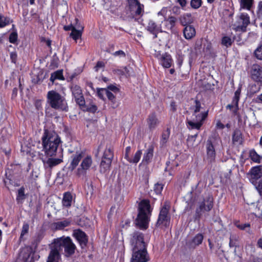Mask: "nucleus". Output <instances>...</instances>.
Listing matches in <instances>:
<instances>
[{
	"instance_id": "c85d7f7f",
	"label": "nucleus",
	"mask_w": 262,
	"mask_h": 262,
	"mask_svg": "<svg viewBox=\"0 0 262 262\" xmlns=\"http://www.w3.org/2000/svg\"><path fill=\"white\" fill-rule=\"evenodd\" d=\"M112 161L107 159H103L102 158L100 164V172L105 173L110 170Z\"/></svg>"
},
{
	"instance_id": "e2e57ef3",
	"label": "nucleus",
	"mask_w": 262,
	"mask_h": 262,
	"mask_svg": "<svg viewBox=\"0 0 262 262\" xmlns=\"http://www.w3.org/2000/svg\"><path fill=\"white\" fill-rule=\"evenodd\" d=\"M229 246L230 247H237L238 246L237 245V239L236 237H230L229 241Z\"/></svg>"
},
{
	"instance_id": "79ce46f5",
	"label": "nucleus",
	"mask_w": 262,
	"mask_h": 262,
	"mask_svg": "<svg viewBox=\"0 0 262 262\" xmlns=\"http://www.w3.org/2000/svg\"><path fill=\"white\" fill-rule=\"evenodd\" d=\"M187 125L189 126L188 128L191 129H196L200 130L202 126L203 125L202 123L199 122H194L192 120L188 121Z\"/></svg>"
},
{
	"instance_id": "680f3d73",
	"label": "nucleus",
	"mask_w": 262,
	"mask_h": 262,
	"mask_svg": "<svg viewBox=\"0 0 262 262\" xmlns=\"http://www.w3.org/2000/svg\"><path fill=\"white\" fill-rule=\"evenodd\" d=\"M105 63L102 61H98L94 67V69L95 72H98L100 68L105 67Z\"/></svg>"
},
{
	"instance_id": "ea45409f",
	"label": "nucleus",
	"mask_w": 262,
	"mask_h": 262,
	"mask_svg": "<svg viewBox=\"0 0 262 262\" xmlns=\"http://www.w3.org/2000/svg\"><path fill=\"white\" fill-rule=\"evenodd\" d=\"M114 158V151L111 148H106L103 152L102 158L103 159H107L112 161Z\"/></svg>"
},
{
	"instance_id": "5701e85b",
	"label": "nucleus",
	"mask_w": 262,
	"mask_h": 262,
	"mask_svg": "<svg viewBox=\"0 0 262 262\" xmlns=\"http://www.w3.org/2000/svg\"><path fill=\"white\" fill-rule=\"evenodd\" d=\"M73 197L70 191H67L63 193L62 200V205L63 207L69 208L72 204Z\"/></svg>"
},
{
	"instance_id": "de8ad7c7",
	"label": "nucleus",
	"mask_w": 262,
	"mask_h": 262,
	"mask_svg": "<svg viewBox=\"0 0 262 262\" xmlns=\"http://www.w3.org/2000/svg\"><path fill=\"white\" fill-rule=\"evenodd\" d=\"M170 129L169 128H167V129L162 133L161 142L163 144L166 143L167 142L170 136Z\"/></svg>"
},
{
	"instance_id": "72a5a7b5",
	"label": "nucleus",
	"mask_w": 262,
	"mask_h": 262,
	"mask_svg": "<svg viewBox=\"0 0 262 262\" xmlns=\"http://www.w3.org/2000/svg\"><path fill=\"white\" fill-rule=\"evenodd\" d=\"M105 95L106 96L108 100L111 101L112 107L113 108H117L119 104L116 100V96L114 95V94L107 89L105 92Z\"/></svg>"
},
{
	"instance_id": "bf43d9fd",
	"label": "nucleus",
	"mask_w": 262,
	"mask_h": 262,
	"mask_svg": "<svg viewBox=\"0 0 262 262\" xmlns=\"http://www.w3.org/2000/svg\"><path fill=\"white\" fill-rule=\"evenodd\" d=\"M110 92H113V93L117 94L120 92V89L117 87L115 85L110 84L107 86L106 88Z\"/></svg>"
},
{
	"instance_id": "13d9d810",
	"label": "nucleus",
	"mask_w": 262,
	"mask_h": 262,
	"mask_svg": "<svg viewBox=\"0 0 262 262\" xmlns=\"http://www.w3.org/2000/svg\"><path fill=\"white\" fill-rule=\"evenodd\" d=\"M254 54L257 59L262 60V45L255 51Z\"/></svg>"
},
{
	"instance_id": "9d476101",
	"label": "nucleus",
	"mask_w": 262,
	"mask_h": 262,
	"mask_svg": "<svg viewBox=\"0 0 262 262\" xmlns=\"http://www.w3.org/2000/svg\"><path fill=\"white\" fill-rule=\"evenodd\" d=\"M81 161L79 167L76 171V174L78 177H85L87 171L90 168L93 163L92 157L89 155L83 158Z\"/></svg>"
},
{
	"instance_id": "a878e982",
	"label": "nucleus",
	"mask_w": 262,
	"mask_h": 262,
	"mask_svg": "<svg viewBox=\"0 0 262 262\" xmlns=\"http://www.w3.org/2000/svg\"><path fill=\"white\" fill-rule=\"evenodd\" d=\"M70 224L71 221L66 220L63 221L53 223L51 224V227L56 230H59L63 229L65 227L70 226Z\"/></svg>"
},
{
	"instance_id": "6e6d98bb",
	"label": "nucleus",
	"mask_w": 262,
	"mask_h": 262,
	"mask_svg": "<svg viewBox=\"0 0 262 262\" xmlns=\"http://www.w3.org/2000/svg\"><path fill=\"white\" fill-rule=\"evenodd\" d=\"M75 22H76V24L75 25V26H73L72 24L69 25L64 26V27H63L64 30H65L66 31L71 30L72 31V30H74V29L76 28V27L79 28V27L77 25L78 23H79L78 19L76 18L75 19Z\"/></svg>"
},
{
	"instance_id": "338daca9",
	"label": "nucleus",
	"mask_w": 262,
	"mask_h": 262,
	"mask_svg": "<svg viewBox=\"0 0 262 262\" xmlns=\"http://www.w3.org/2000/svg\"><path fill=\"white\" fill-rule=\"evenodd\" d=\"M257 14L259 18L262 19V1L258 3Z\"/></svg>"
},
{
	"instance_id": "ddd939ff",
	"label": "nucleus",
	"mask_w": 262,
	"mask_h": 262,
	"mask_svg": "<svg viewBox=\"0 0 262 262\" xmlns=\"http://www.w3.org/2000/svg\"><path fill=\"white\" fill-rule=\"evenodd\" d=\"M49 248L50 251L46 262H59L61 259L60 251L53 241L49 245Z\"/></svg>"
},
{
	"instance_id": "5fc2aeb1",
	"label": "nucleus",
	"mask_w": 262,
	"mask_h": 262,
	"mask_svg": "<svg viewBox=\"0 0 262 262\" xmlns=\"http://www.w3.org/2000/svg\"><path fill=\"white\" fill-rule=\"evenodd\" d=\"M201 103L200 100L196 99L194 100V105L193 106V108L194 110V114H195L201 111Z\"/></svg>"
},
{
	"instance_id": "2eb2a0df",
	"label": "nucleus",
	"mask_w": 262,
	"mask_h": 262,
	"mask_svg": "<svg viewBox=\"0 0 262 262\" xmlns=\"http://www.w3.org/2000/svg\"><path fill=\"white\" fill-rule=\"evenodd\" d=\"M128 10L132 12L134 8H137L135 11V16H141L144 13V5L140 4L138 0H127Z\"/></svg>"
},
{
	"instance_id": "a211bd4d",
	"label": "nucleus",
	"mask_w": 262,
	"mask_h": 262,
	"mask_svg": "<svg viewBox=\"0 0 262 262\" xmlns=\"http://www.w3.org/2000/svg\"><path fill=\"white\" fill-rule=\"evenodd\" d=\"M146 122L150 130L155 129L160 123V121L155 112H152L149 114L146 119Z\"/></svg>"
},
{
	"instance_id": "69168bd1",
	"label": "nucleus",
	"mask_w": 262,
	"mask_h": 262,
	"mask_svg": "<svg viewBox=\"0 0 262 262\" xmlns=\"http://www.w3.org/2000/svg\"><path fill=\"white\" fill-rule=\"evenodd\" d=\"M11 61L13 63H16L17 59V54L16 52H12L10 54Z\"/></svg>"
},
{
	"instance_id": "2f4dec72",
	"label": "nucleus",
	"mask_w": 262,
	"mask_h": 262,
	"mask_svg": "<svg viewBox=\"0 0 262 262\" xmlns=\"http://www.w3.org/2000/svg\"><path fill=\"white\" fill-rule=\"evenodd\" d=\"M29 224L28 223H24L23 225V227L21 230V233L18 241V243L19 244L21 243V242L25 241L26 239L24 237L25 235H27L29 233Z\"/></svg>"
},
{
	"instance_id": "473e14b6",
	"label": "nucleus",
	"mask_w": 262,
	"mask_h": 262,
	"mask_svg": "<svg viewBox=\"0 0 262 262\" xmlns=\"http://www.w3.org/2000/svg\"><path fill=\"white\" fill-rule=\"evenodd\" d=\"M25 189L24 186L21 187L18 189L16 197V201L18 204H23L25 200L26 195L25 193Z\"/></svg>"
},
{
	"instance_id": "3c124183",
	"label": "nucleus",
	"mask_w": 262,
	"mask_h": 262,
	"mask_svg": "<svg viewBox=\"0 0 262 262\" xmlns=\"http://www.w3.org/2000/svg\"><path fill=\"white\" fill-rule=\"evenodd\" d=\"M18 39V34L16 32H11L9 36V41L10 43L15 44Z\"/></svg>"
},
{
	"instance_id": "423d86ee",
	"label": "nucleus",
	"mask_w": 262,
	"mask_h": 262,
	"mask_svg": "<svg viewBox=\"0 0 262 262\" xmlns=\"http://www.w3.org/2000/svg\"><path fill=\"white\" fill-rule=\"evenodd\" d=\"M53 241L60 251L64 248L66 256H70L75 253L76 247L69 236H63L54 238Z\"/></svg>"
},
{
	"instance_id": "49530a36",
	"label": "nucleus",
	"mask_w": 262,
	"mask_h": 262,
	"mask_svg": "<svg viewBox=\"0 0 262 262\" xmlns=\"http://www.w3.org/2000/svg\"><path fill=\"white\" fill-rule=\"evenodd\" d=\"M82 35V31L77 30L76 28L72 30L70 34V36L75 41H77Z\"/></svg>"
},
{
	"instance_id": "f257e3e1",
	"label": "nucleus",
	"mask_w": 262,
	"mask_h": 262,
	"mask_svg": "<svg viewBox=\"0 0 262 262\" xmlns=\"http://www.w3.org/2000/svg\"><path fill=\"white\" fill-rule=\"evenodd\" d=\"M132 254L130 262H148L150 260L142 233L135 232L130 240Z\"/></svg>"
},
{
	"instance_id": "1a4fd4ad",
	"label": "nucleus",
	"mask_w": 262,
	"mask_h": 262,
	"mask_svg": "<svg viewBox=\"0 0 262 262\" xmlns=\"http://www.w3.org/2000/svg\"><path fill=\"white\" fill-rule=\"evenodd\" d=\"M35 250L30 246H25L19 250V257L23 262H34Z\"/></svg>"
},
{
	"instance_id": "774afa93",
	"label": "nucleus",
	"mask_w": 262,
	"mask_h": 262,
	"mask_svg": "<svg viewBox=\"0 0 262 262\" xmlns=\"http://www.w3.org/2000/svg\"><path fill=\"white\" fill-rule=\"evenodd\" d=\"M249 262H262V258L252 256Z\"/></svg>"
},
{
	"instance_id": "f03ea898",
	"label": "nucleus",
	"mask_w": 262,
	"mask_h": 262,
	"mask_svg": "<svg viewBox=\"0 0 262 262\" xmlns=\"http://www.w3.org/2000/svg\"><path fill=\"white\" fill-rule=\"evenodd\" d=\"M43 151L47 157L56 156L57 149L62 142L59 136L54 130L44 129L41 137Z\"/></svg>"
},
{
	"instance_id": "f8f14e48",
	"label": "nucleus",
	"mask_w": 262,
	"mask_h": 262,
	"mask_svg": "<svg viewBox=\"0 0 262 262\" xmlns=\"http://www.w3.org/2000/svg\"><path fill=\"white\" fill-rule=\"evenodd\" d=\"M69 152L71 154L70 157V163L69 169L71 170H73L76 169L80 162L82 160L84 157V152L81 150L76 151L69 150Z\"/></svg>"
},
{
	"instance_id": "7ed1b4c3",
	"label": "nucleus",
	"mask_w": 262,
	"mask_h": 262,
	"mask_svg": "<svg viewBox=\"0 0 262 262\" xmlns=\"http://www.w3.org/2000/svg\"><path fill=\"white\" fill-rule=\"evenodd\" d=\"M152 210L148 199H143L139 202L136 220L140 227L144 229L148 227L149 218L151 215Z\"/></svg>"
},
{
	"instance_id": "cd10ccee",
	"label": "nucleus",
	"mask_w": 262,
	"mask_h": 262,
	"mask_svg": "<svg viewBox=\"0 0 262 262\" xmlns=\"http://www.w3.org/2000/svg\"><path fill=\"white\" fill-rule=\"evenodd\" d=\"M232 140L233 143H238L239 144L243 143V135L239 129L236 128L234 130L232 134Z\"/></svg>"
},
{
	"instance_id": "39448f33",
	"label": "nucleus",
	"mask_w": 262,
	"mask_h": 262,
	"mask_svg": "<svg viewBox=\"0 0 262 262\" xmlns=\"http://www.w3.org/2000/svg\"><path fill=\"white\" fill-rule=\"evenodd\" d=\"M214 206V199L212 194H209L203 198L202 201L199 202L198 207L193 216L194 222H199L203 214L206 212L210 211Z\"/></svg>"
},
{
	"instance_id": "b1692460",
	"label": "nucleus",
	"mask_w": 262,
	"mask_h": 262,
	"mask_svg": "<svg viewBox=\"0 0 262 262\" xmlns=\"http://www.w3.org/2000/svg\"><path fill=\"white\" fill-rule=\"evenodd\" d=\"M154 146L153 145H150L144 154L142 162H145L147 164L150 163L154 156Z\"/></svg>"
},
{
	"instance_id": "864d4df0",
	"label": "nucleus",
	"mask_w": 262,
	"mask_h": 262,
	"mask_svg": "<svg viewBox=\"0 0 262 262\" xmlns=\"http://www.w3.org/2000/svg\"><path fill=\"white\" fill-rule=\"evenodd\" d=\"M202 4V0H191L190 6L194 9L199 8Z\"/></svg>"
},
{
	"instance_id": "393cba45",
	"label": "nucleus",
	"mask_w": 262,
	"mask_h": 262,
	"mask_svg": "<svg viewBox=\"0 0 262 262\" xmlns=\"http://www.w3.org/2000/svg\"><path fill=\"white\" fill-rule=\"evenodd\" d=\"M179 19L180 24L184 27H185L187 25H191L193 22L191 14L189 13H184L181 15L179 17Z\"/></svg>"
},
{
	"instance_id": "4c0bfd02",
	"label": "nucleus",
	"mask_w": 262,
	"mask_h": 262,
	"mask_svg": "<svg viewBox=\"0 0 262 262\" xmlns=\"http://www.w3.org/2000/svg\"><path fill=\"white\" fill-rule=\"evenodd\" d=\"M249 157L253 162L257 163H260L261 158L254 149L250 151Z\"/></svg>"
},
{
	"instance_id": "a18cd8bd",
	"label": "nucleus",
	"mask_w": 262,
	"mask_h": 262,
	"mask_svg": "<svg viewBox=\"0 0 262 262\" xmlns=\"http://www.w3.org/2000/svg\"><path fill=\"white\" fill-rule=\"evenodd\" d=\"M241 93V87H238L234 93V96L232 100V103L236 106H238V101L239 100L240 95Z\"/></svg>"
},
{
	"instance_id": "e433bc0d",
	"label": "nucleus",
	"mask_w": 262,
	"mask_h": 262,
	"mask_svg": "<svg viewBox=\"0 0 262 262\" xmlns=\"http://www.w3.org/2000/svg\"><path fill=\"white\" fill-rule=\"evenodd\" d=\"M241 8L250 10L252 7L254 0H238Z\"/></svg>"
},
{
	"instance_id": "6e6552de",
	"label": "nucleus",
	"mask_w": 262,
	"mask_h": 262,
	"mask_svg": "<svg viewBox=\"0 0 262 262\" xmlns=\"http://www.w3.org/2000/svg\"><path fill=\"white\" fill-rule=\"evenodd\" d=\"M250 23L249 15L246 13H242L236 17V20L233 25V29L236 32H246L247 28Z\"/></svg>"
},
{
	"instance_id": "c9c22d12",
	"label": "nucleus",
	"mask_w": 262,
	"mask_h": 262,
	"mask_svg": "<svg viewBox=\"0 0 262 262\" xmlns=\"http://www.w3.org/2000/svg\"><path fill=\"white\" fill-rule=\"evenodd\" d=\"M208 110H207L206 111L202 112L200 114L196 113L195 114H194L193 113V115H194L195 117V121L196 122H201L203 124L204 121L208 115Z\"/></svg>"
},
{
	"instance_id": "bb28decb",
	"label": "nucleus",
	"mask_w": 262,
	"mask_h": 262,
	"mask_svg": "<svg viewBox=\"0 0 262 262\" xmlns=\"http://www.w3.org/2000/svg\"><path fill=\"white\" fill-rule=\"evenodd\" d=\"M164 20L165 22L166 27L172 31L176 26L177 18L173 16H169L168 18L165 17Z\"/></svg>"
},
{
	"instance_id": "c03bdc74",
	"label": "nucleus",
	"mask_w": 262,
	"mask_h": 262,
	"mask_svg": "<svg viewBox=\"0 0 262 262\" xmlns=\"http://www.w3.org/2000/svg\"><path fill=\"white\" fill-rule=\"evenodd\" d=\"M233 41V38L231 39V38L229 36H225L222 38L221 43L223 46L228 48L232 46Z\"/></svg>"
},
{
	"instance_id": "37998d69",
	"label": "nucleus",
	"mask_w": 262,
	"mask_h": 262,
	"mask_svg": "<svg viewBox=\"0 0 262 262\" xmlns=\"http://www.w3.org/2000/svg\"><path fill=\"white\" fill-rule=\"evenodd\" d=\"M204 236L201 233L196 234L192 239L191 243L195 246H199L202 243Z\"/></svg>"
},
{
	"instance_id": "4468645a",
	"label": "nucleus",
	"mask_w": 262,
	"mask_h": 262,
	"mask_svg": "<svg viewBox=\"0 0 262 262\" xmlns=\"http://www.w3.org/2000/svg\"><path fill=\"white\" fill-rule=\"evenodd\" d=\"M73 236L77 240L81 248L86 247L89 241V237L81 229L74 230Z\"/></svg>"
},
{
	"instance_id": "a19ab883",
	"label": "nucleus",
	"mask_w": 262,
	"mask_h": 262,
	"mask_svg": "<svg viewBox=\"0 0 262 262\" xmlns=\"http://www.w3.org/2000/svg\"><path fill=\"white\" fill-rule=\"evenodd\" d=\"M142 154V150L141 149L138 150L134 157L133 158L129 157V159L127 161L129 163L136 164L140 161Z\"/></svg>"
},
{
	"instance_id": "8fccbe9b",
	"label": "nucleus",
	"mask_w": 262,
	"mask_h": 262,
	"mask_svg": "<svg viewBox=\"0 0 262 262\" xmlns=\"http://www.w3.org/2000/svg\"><path fill=\"white\" fill-rule=\"evenodd\" d=\"M164 185L162 183H157L155 184L154 190L157 194H160L163 189Z\"/></svg>"
},
{
	"instance_id": "09e8293b",
	"label": "nucleus",
	"mask_w": 262,
	"mask_h": 262,
	"mask_svg": "<svg viewBox=\"0 0 262 262\" xmlns=\"http://www.w3.org/2000/svg\"><path fill=\"white\" fill-rule=\"evenodd\" d=\"M233 224L237 228L241 230H245L246 228L250 227V224L249 223H245V224H241L240 221L239 220H235L233 222Z\"/></svg>"
},
{
	"instance_id": "9b49d317",
	"label": "nucleus",
	"mask_w": 262,
	"mask_h": 262,
	"mask_svg": "<svg viewBox=\"0 0 262 262\" xmlns=\"http://www.w3.org/2000/svg\"><path fill=\"white\" fill-rule=\"evenodd\" d=\"M70 90L76 104L79 106H85V99L80 86L77 84H72L70 86Z\"/></svg>"
},
{
	"instance_id": "c756f323",
	"label": "nucleus",
	"mask_w": 262,
	"mask_h": 262,
	"mask_svg": "<svg viewBox=\"0 0 262 262\" xmlns=\"http://www.w3.org/2000/svg\"><path fill=\"white\" fill-rule=\"evenodd\" d=\"M55 80H64L65 78L63 75V70H58L51 73L50 80L52 84L54 83Z\"/></svg>"
},
{
	"instance_id": "f704fd0d",
	"label": "nucleus",
	"mask_w": 262,
	"mask_h": 262,
	"mask_svg": "<svg viewBox=\"0 0 262 262\" xmlns=\"http://www.w3.org/2000/svg\"><path fill=\"white\" fill-rule=\"evenodd\" d=\"M79 107L83 111L88 112L91 113H95L98 110L97 105L94 104L93 102L90 103L88 105L85 104V106Z\"/></svg>"
},
{
	"instance_id": "4be33fe9",
	"label": "nucleus",
	"mask_w": 262,
	"mask_h": 262,
	"mask_svg": "<svg viewBox=\"0 0 262 262\" xmlns=\"http://www.w3.org/2000/svg\"><path fill=\"white\" fill-rule=\"evenodd\" d=\"M62 156L61 158H49L46 161L43 160V166L45 168H52L62 162Z\"/></svg>"
},
{
	"instance_id": "58836bf2",
	"label": "nucleus",
	"mask_w": 262,
	"mask_h": 262,
	"mask_svg": "<svg viewBox=\"0 0 262 262\" xmlns=\"http://www.w3.org/2000/svg\"><path fill=\"white\" fill-rule=\"evenodd\" d=\"M13 20L8 17H5L0 13V28H4L12 23Z\"/></svg>"
},
{
	"instance_id": "20e7f679",
	"label": "nucleus",
	"mask_w": 262,
	"mask_h": 262,
	"mask_svg": "<svg viewBox=\"0 0 262 262\" xmlns=\"http://www.w3.org/2000/svg\"><path fill=\"white\" fill-rule=\"evenodd\" d=\"M47 102L49 106L56 110L67 112L69 107L65 97L54 90L49 91L47 95Z\"/></svg>"
},
{
	"instance_id": "7c9ffc66",
	"label": "nucleus",
	"mask_w": 262,
	"mask_h": 262,
	"mask_svg": "<svg viewBox=\"0 0 262 262\" xmlns=\"http://www.w3.org/2000/svg\"><path fill=\"white\" fill-rule=\"evenodd\" d=\"M251 177L255 179H258L262 176V166L259 165L253 167L250 170Z\"/></svg>"
},
{
	"instance_id": "4d7b16f0",
	"label": "nucleus",
	"mask_w": 262,
	"mask_h": 262,
	"mask_svg": "<svg viewBox=\"0 0 262 262\" xmlns=\"http://www.w3.org/2000/svg\"><path fill=\"white\" fill-rule=\"evenodd\" d=\"M5 176L6 178H4L3 182H4L5 186L6 188H7L8 189H9V186L10 185H12V181L9 177L7 176V173L6 172Z\"/></svg>"
},
{
	"instance_id": "dca6fc26",
	"label": "nucleus",
	"mask_w": 262,
	"mask_h": 262,
	"mask_svg": "<svg viewBox=\"0 0 262 262\" xmlns=\"http://www.w3.org/2000/svg\"><path fill=\"white\" fill-rule=\"evenodd\" d=\"M146 29L150 34L154 35V39L157 38L158 34L159 33L162 32L161 25L157 24V23L153 20H149L148 21Z\"/></svg>"
},
{
	"instance_id": "f3484780",
	"label": "nucleus",
	"mask_w": 262,
	"mask_h": 262,
	"mask_svg": "<svg viewBox=\"0 0 262 262\" xmlns=\"http://www.w3.org/2000/svg\"><path fill=\"white\" fill-rule=\"evenodd\" d=\"M251 78L262 85V67L258 64H253L251 70Z\"/></svg>"
},
{
	"instance_id": "aec40b11",
	"label": "nucleus",
	"mask_w": 262,
	"mask_h": 262,
	"mask_svg": "<svg viewBox=\"0 0 262 262\" xmlns=\"http://www.w3.org/2000/svg\"><path fill=\"white\" fill-rule=\"evenodd\" d=\"M183 34L186 40H191L195 36L196 30L193 25H187L183 29Z\"/></svg>"
},
{
	"instance_id": "6ab92c4d",
	"label": "nucleus",
	"mask_w": 262,
	"mask_h": 262,
	"mask_svg": "<svg viewBox=\"0 0 262 262\" xmlns=\"http://www.w3.org/2000/svg\"><path fill=\"white\" fill-rule=\"evenodd\" d=\"M206 150L208 159L209 160L210 162L214 161L215 160L216 153L214 146L210 138H209L207 141Z\"/></svg>"
},
{
	"instance_id": "603ef678",
	"label": "nucleus",
	"mask_w": 262,
	"mask_h": 262,
	"mask_svg": "<svg viewBox=\"0 0 262 262\" xmlns=\"http://www.w3.org/2000/svg\"><path fill=\"white\" fill-rule=\"evenodd\" d=\"M107 90L105 88H99L97 89V95L99 99L105 100V98L104 95H105V92Z\"/></svg>"
},
{
	"instance_id": "052dcab7",
	"label": "nucleus",
	"mask_w": 262,
	"mask_h": 262,
	"mask_svg": "<svg viewBox=\"0 0 262 262\" xmlns=\"http://www.w3.org/2000/svg\"><path fill=\"white\" fill-rule=\"evenodd\" d=\"M214 84H212L209 82H204L202 84L203 88L205 90L212 91L214 90Z\"/></svg>"
},
{
	"instance_id": "412c9836",
	"label": "nucleus",
	"mask_w": 262,
	"mask_h": 262,
	"mask_svg": "<svg viewBox=\"0 0 262 262\" xmlns=\"http://www.w3.org/2000/svg\"><path fill=\"white\" fill-rule=\"evenodd\" d=\"M173 63L171 55L168 52L163 53V57L159 61V64L164 68L168 69L170 68Z\"/></svg>"
},
{
	"instance_id": "0eeeda50",
	"label": "nucleus",
	"mask_w": 262,
	"mask_h": 262,
	"mask_svg": "<svg viewBox=\"0 0 262 262\" xmlns=\"http://www.w3.org/2000/svg\"><path fill=\"white\" fill-rule=\"evenodd\" d=\"M170 207L164 204L160 209L156 226L160 228H167L170 223Z\"/></svg>"
},
{
	"instance_id": "0e129e2a",
	"label": "nucleus",
	"mask_w": 262,
	"mask_h": 262,
	"mask_svg": "<svg viewBox=\"0 0 262 262\" xmlns=\"http://www.w3.org/2000/svg\"><path fill=\"white\" fill-rule=\"evenodd\" d=\"M112 55L115 57H126V54L125 53L122 51V50H119L117 51H116L115 52H113L112 53Z\"/></svg>"
}]
</instances>
